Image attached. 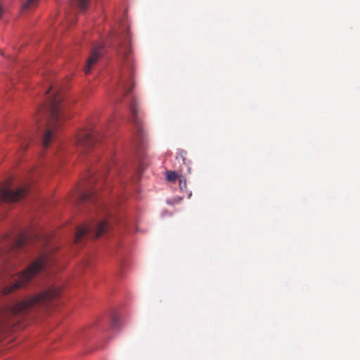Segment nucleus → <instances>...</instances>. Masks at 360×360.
Wrapping results in <instances>:
<instances>
[{
  "label": "nucleus",
  "instance_id": "14",
  "mask_svg": "<svg viewBox=\"0 0 360 360\" xmlns=\"http://www.w3.org/2000/svg\"><path fill=\"white\" fill-rule=\"evenodd\" d=\"M38 1L39 0H26L22 6V9L23 11L32 9L37 6Z\"/></svg>",
  "mask_w": 360,
  "mask_h": 360
},
{
  "label": "nucleus",
  "instance_id": "20",
  "mask_svg": "<svg viewBox=\"0 0 360 360\" xmlns=\"http://www.w3.org/2000/svg\"><path fill=\"white\" fill-rule=\"evenodd\" d=\"M3 11H3L2 7H1V6H0V18H1V15H2Z\"/></svg>",
  "mask_w": 360,
  "mask_h": 360
},
{
  "label": "nucleus",
  "instance_id": "8",
  "mask_svg": "<svg viewBox=\"0 0 360 360\" xmlns=\"http://www.w3.org/2000/svg\"><path fill=\"white\" fill-rule=\"evenodd\" d=\"M129 110L131 115V122L137 135L141 136L143 133V124L139 117V108L136 98H133L129 104Z\"/></svg>",
  "mask_w": 360,
  "mask_h": 360
},
{
  "label": "nucleus",
  "instance_id": "18",
  "mask_svg": "<svg viewBox=\"0 0 360 360\" xmlns=\"http://www.w3.org/2000/svg\"><path fill=\"white\" fill-rule=\"evenodd\" d=\"M119 323H120V319L117 316H114L112 319V323H111V326L112 328H118L119 327Z\"/></svg>",
  "mask_w": 360,
  "mask_h": 360
},
{
  "label": "nucleus",
  "instance_id": "9",
  "mask_svg": "<svg viewBox=\"0 0 360 360\" xmlns=\"http://www.w3.org/2000/svg\"><path fill=\"white\" fill-rule=\"evenodd\" d=\"M101 49L102 46H98L94 47L92 51H91L90 56H89L87 59V62L86 64V66L84 68V72L86 74H88L90 71L92 67L97 63L99 58L101 55Z\"/></svg>",
  "mask_w": 360,
  "mask_h": 360
},
{
  "label": "nucleus",
  "instance_id": "13",
  "mask_svg": "<svg viewBox=\"0 0 360 360\" xmlns=\"http://www.w3.org/2000/svg\"><path fill=\"white\" fill-rule=\"evenodd\" d=\"M94 191H89L88 192H82L79 194L78 202L81 203L86 201H91L94 199Z\"/></svg>",
  "mask_w": 360,
  "mask_h": 360
},
{
  "label": "nucleus",
  "instance_id": "3",
  "mask_svg": "<svg viewBox=\"0 0 360 360\" xmlns=\"http://www.w3.org/2000/svg\"><path fill=\"white\" fill-rule=\"evenodd\" d=\"M52 93L47 97L46 110L50 115V118L46 122L42 137V146L47 148L50 143L52 141L53 134L58 127L59 122L62 119L63 108L62 101L63 100L60 91L58 89H55L53 86H50L46 94Z\"/></svg>",
  "mask_w": 360,
  "mask_h": 360
},
{
  "label": "nucleus",
  "instance_id": "5",
  "mask_svg": "<svg viewBox=\"0 0 360 360\" xmlns=\"http://www.w3.org/2000/svg\"><path fill=\"white\" fill-rule=\"evenodd\" d=\"M108 228V222L106 220H101L100 222L92 223L77 228L75 236V243H79L82 239L88 236L91 238H98Z\"/></svg>",
  "mask_w": 360,
  "mask_h": 360
},
{
  "label": "nucleus",
  "instance_id": "4",
  "mask_svg": "<svg viewBox=\"0 0 360 360\" xmlns=\"http://www.w3.org/2000/svg\"><path fill=\"white\" fill-rule=\"evenodd\" d=\"M27 238L25 234H22L16 238H10L6 236L4 239V248L0 250V257L6 262L4 267V277L6 278L11 275V269L15 265V262L7 261L11 257L16 254V252L23 248L27 243Z\"/></svg>",
  "mask_w": 360,
  "mask_h": 360
},
{
  "label": "nucleus",
  "instance_id": "19",
  "mask_svg": "<svg viewBox=\"0 0 360 360\" xmlns=\"http://www.w3.org/2000/svg\"><path fill=\"white\" fill-rule=\"evenodd\" d=\"M20 144L22 147L27 146V140H23Z\"/></svg>",
  "mask_w": 360,
  "mask_h": 360
},
{
  "label": "nucleus",
  "instance_id": "17",
  "mask_svg": "<svg viewBox=\"0 0 360 360\" xmlns=\"http://www.w3.org/2000/svg\"><path fill=\"white\" fill-rule=\"evenodd\" d=\"M179 186L181 191H184L186 188V181L182 176L179 177Z\"/></svg>",
  "mask_w": 360,
  "mask_h": 360
},
{
  "label": "nucleus",
  "instance_id": "11",
  "mask_svg": "<svg viewBox=\"0 0 360 360\" xmlns=\"http://www.w3.org/2000/svg\"><path fill=\"white\" fill-rule=\"evenodd\" d=\"M132 88L133 82L131 79L123 80L120 88V94L126 96L131 92Z\"/></svg>",
  "mask_w": 360,
  "mask_h": 360
},
{
  "label": "nucleus",
  "instance_id": "6",
  "mask_svg": "<svg viewBox=\"0 0 360 360\" xmlns=\"http://www.w3.org/2000/svg\"><path fill=\"white\" fill-rule=\"evenodd\" d=\"M101 134L94 129H87L80 131L75 138V143L81 152L89 150L100 139Z\"/></svg>",
  "mask_w": 360,
  "mask_h": 360
},
{
  "label": "nucleus",
  "instance_id": "10",
  "mask_svg": "<svg viewBox=\"0 0 360 360\" xmlns=\"http://www.w3.org/2000/svg\"><path fill=\"white\" fill-rule=\"evenodd\" d=\"M117 53L122 59H124L127 65H129L131 60L130 55L131 53V49L129 45L128 34H127L124 41L120 44Z\"/></svg>",
  "mask_w": 360,
  "mask_h": 360
},
{
  "label": "nucleus",
  "instance_id": "2",
  "mask_svg": "<svg viewBox=\"0 0 360 360\" xmlns=\"http://www.w3.org/2000/svg\"><path fill=\"white\" fill-rule=\"evenodd\" d=\"M41 243L43 250L39 257L23 272L13 276L9 283L1 289L3 295H8L25 286L39 272L53 263L54 259L51 255L53 247L49 244V239L46 237L43 238Z\"/></svg>",
  "mask_w": 360,
  "mask_h": 360
},
{
  "label": "nucleus",
  "instance_id": "1",
  "mask_svg": "<svg viewBox=\"0 0 360 360\" xmlns=\"http://www.w3.org/2000/svg\"><path fill=\"white\" fill-rule=\"evenodd\" d=\"M60 289L51 287L41 292L27 297L13 307H7L0 311V331L6 327L13 326L18 317L23 316L37 308L48 307L54 303L59 296Z\"/></svg>",
  "mask_w": 360,
  "mask_h": 360
},
{
  "label": "nucleus",
  "instance_id": "7",
  "mask_svg": "<svg viewBox=\"0 0 360 360\" xmlns=\"http://www.w3.org/2000/svg\"><path fill=\"white\" fill-rule=\"evenodd\" d=\"M28 193L27 188L20 187L15 190H11L8 186L0 188V202H13L24 198Z\"/></svg>",
  "mask_w": 360,
  "mask_h": 360
},
{
  "label": "nucleus",
  "instance_id": "12",
  "mask_svg": "<svg viewBox=\"0 0 360 360\" xmlns=\"http://www.w3.org/2000/svg\"><path fill=\"white\" fill-rule=\"evenodd\" d=\"M89 0H71V6L79 9L81 12L85 11Z\"/></svg>",
  "mask_w": 360,
  "mask_h": 360
},
{
  "label": "nucleus",
  "instance_id": "16",
  "mask_svg": "<svg viewBox=\"0 0 360 360\" xmlns=\"http://www.w3.org/2000/svg\"><path fill=\"white\" fill-rule=\"evenodd\" d=\"M186 152L185 150H179L177 153L176 159L181 160V161L185 165H188L190 164V161L186 159Z\"/></svg>",
  "mask_w": 360,
  "mask_h": 360
},
{
  "label": "nucleus",
  "instance_id": "15",
  "mask_svg": "<svg viewBox=\"0 0 360 360\" xmlns=\"http://www.w3.org/2000/svg\"><path fill=\"white\" fill-rule=\"evenodd\" d=\"M179 176H179L177 174V173L174 171H167L166 172V178H167V181H171V182H174L176 179H179Z\"/></svg>",
  "mask_w": 360,
  "mask_h": 360
}]
</instances>
